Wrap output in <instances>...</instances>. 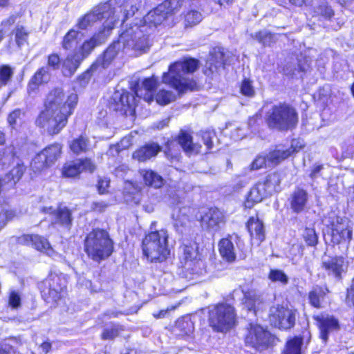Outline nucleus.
Masks as SVG:
<instances>
[{
    "label": "nucleus",
    "instance_id": "15",
    "mask_svg": "<svg viewBox=\"0 0 354 354\" xmlns=\"http://www.w3.org/2000/svg\"><path fill=\"white\" fill-rule=\"evenodd\" d=\"M331 237L334 243L349 242L352 238V227L346 219L336 217L331 223Z\"/></svg>",
    "mask_w": 354,
    "mask_h": 354
},
{
    "label": "nucleus",
    "instance_id": "55",
    "mask_svg": "<svg viewBox=\"0 0 354 354\" xmlns=\"http://www.w3.org/2000/svg\"><path fill=\"white\" fill-rule=\"evenodd\" d=\"M19 152L16 151L15 147L13 145H10L5 149L3 158L1 159L2 164L5 165L7 160H14L15 157H17Z\"/></svg>",
    "mask_w": 354,
    "mask_h": 354
},
{
    "label": "nucleus",
    "instance_id": "60",
    "mask_svg": "<svg viewBox=\"0 0 354 354\" xmlns=\"http://www.w3.org/2000/svg\"><path fill=\"white\" fill-rule=\"evenodd\" d=\"M109 180L106 178H100L97 183V189L100 194H102L107 192V188L109 186Z\"/></svg>",
    "mask_w": 354,
    "mask_h": 354
},
{
    "label": "nucleus",
    "instance_id": "3",
    "mask_svg": "<svg viewBox=\"0 0 354 354\" xmlns=\"http://www.w3.org/2000/svg\"><path fill=\"white\" fill-rule=\"evenodd\" d=\"M121 44L124 48L132 49L140 53L149 49L147 39L138 26L135 28H127L120 35L117 43L110 46L104 53L102 57L98 58L91 68H95L97 65L106 68L116 56Z\"/></svg>",
    "mask_w": 354,
    "mask_h": 354
},
{
    "label": "nucleus",
    "instance_id": "48",
    "mask_svg": "<svg viewBox=\"0 0 354 354\" xmlns=\"http://www.w3.org/2000/svg\"><path fill=\"white\" fill-rule=\"evenodd\" d=\"M41 240L37 234H23L20 236L16 237V242L18 244L32 246V242L35 241Z\"/></svg>",
    "mask_w": 354,
    "mask_h": 354
},
{
    "label": "nucleus",
    "instance_id": "49",
    "mask_svg": "<svg viewBox=\"0 0 354 354\" xmlns=\"http://www.w3.org/2000/svg\"><path fill=\"white\" fill-rule=\"evenodd\" d=\"M21 294L16 290H10L8 297V305L12 309H18L21 306Z\"/></svg>",
    "mask_w": 354,
    "mask_h": 354
},
{
    "label": "nucleus",
    "instance_id": "25",
    "mask_svg": "<svg viewBox=\"0 0 354 354\" xmlns=\"http://www.w3.org/2000/svg\"><path fill=\"white\" fill-rule=\"evenodd\" d=\"M83 59V56L77 51L68 54L63 62L62 72L64 75L68 77L73 75Z\"/></svg>",
    "mask_w": 354,
    "mask_h": 354
},
{
    "label": "nucleus",
    "instance_id": "9",
    "mask_svg": "<svg viewBox=\"0 0 354 354\" xmlns=\"http://www.w3.org/2000/svg\"><path fill=\"white\" fill-rule=\"evenodd\" d=\"M281 183L280 176L277 173L268 175L265 179L259 181L250 191L244 205L252 208L254 204L260 203L264 198L277 192Z\"/></svg>",
    "mask_w": 354,
    "mask_h": 354
},
{
    "label": "nucleus",
    "instance_id": "26",
    "mask_svg": "<svg viewBox=\"0 0 354 354\" xmlns=\"http://www.w3.org/2000/svg\"><path fill=\"white\" fill-rule=\"evenodd\" d=\"M239 293L243 295V304L248 308L249 311H254V313L259 309L261 304V300L255 291L249 290L244 291L243 290H234L233 291V297H235Z\"/></svg>",
    "mask_w": 354,
    "mask_h": 354
},
{
    "label": "nucleus",
    "instance_id": "42",
    "mask_svg": "<svg viewBox=\"0 0 354 354\" xmlns=\"http://www.w3.org/2000/svg\"><path fill=\"white\" fill-rule=\"evenodd\" d=\"M30 166L35 172H39L49 167L50 165L47 163L44 154L39 152L32 159Z\"/></svg>",
    "mask_w": 354,
    "mask_h": 354
},
{
    "label": "nucleus",
    "instance_id": "18",
    "mask_svg": "<svg viewBox=\"0 0 354 354\" xmlns=\"http://www.w3.org/2000/svg\"><path fill=\"white\" fill-rule=\"evenodd\" d=\"M315 319L317 322L320 337L324 342H327L330 333L337 332L340 328L338 319L332 315H320L315 317Z\"/></svg>",
    "mask_w": 354,
    "mask_h": 354
},
{
    "label": "nucleus",
    "instance_id": "27",
    "mask_svg": "<svg viewBox=\"0 0 354 354\" xmlns=\"http://www.w3.org/2000/svg\"><path fill=\"white\" fill-rule=\"evenodd\" d=\"M160 151V147L156 143L147 144L133 153V158L139 162H145L154 157Z\"/></svg>",
    "mask_w": 354,
    "mask_h": 354
},
{
    "label": "nucleus",
    "instance_id": "11",
    "mask_svg": "<svg viewBox=\"0 0 354 354\" xmlns=\"http://www.w3.org/2000/svg\"><path fill=\"white\" fill-rule=\"evenodd\" d=\"M66 281L61 276L51 273L40 284L41 295L48 303H56L63 296Z\"/></svg>",
    "mask_w": 354,
    "mask_h": 354
},
{
    "label": "nucleus",
    "instance_id": "22",
    "mask_svg": "<svg viewBox=\"0 0 354 354\" xmlns=\"http://www.w3.org/2000/svg\"><path fill=\"white\" fill-rule=\"evenodd\" d=\"M302 148V145L299 140H293L291 147L289 149H277L271 151L268 156V166L275 165L281 161L289 157L292 153L296 152Z\"/></svg>",
    "mask_w": 354,
    "mask_h": 354
},
{
    "label": "nucleus",
    "instance_id": "47",
    "mask_svg": "<svg viewBox=\"0 0 354 354\" xmlns=\"http://www.w3.org/2000/svg\"><path fill=\"white\" fill-rule=\"evenodd\" d=\"M197 136L203 141L207 150H210L212 148V139L216 136V133L213 130L201 131L197 134Z\"/></svg>",
    "mask_w": 354,
    "mask_h": 354
},
{
    "label": "nucleus",
    "instance_id": "38",
    "mask_svg": "<svg viewBox=\"0 0 354 354\" xmlns=\"http://www.w3.org/2000/svg\"><path fill=\"white\" fill-rule=\"evenodd\" d=\"M303 344L301 337H295L286 343L282 354H301V347Z\"/></svg>",
    "mask_w": 354,
    "mask_h": 354
},
{
    "label": "nucleus",
    "instance_id": "20",
    "mask_svg": "<svg viewBox=\"0 0 354 354\" xmlns=\"http://www.w3.org/2000/svg\"><path fill=\"white\" fill-rule=\"evenodd\" d=\"M322 267L328 275L340 279L346 270L347 264L344 257H333L324 260Z\"/></svg>",
    "mask_w": 354,
    "mask_h": 354
},
{
    "label": "nucleus",
    "instance_id": "6",
    "mask_svg": "<svg viewBox=\"0 0 354 354\" xmlns=\"http://www.w3.org/2000/svg\"><path fill=\"white\" fill-rule=\"evenodd\" d=\"M85 252L95 261L108 258L113 251V243L108 232L96 229L91 231L84 241Z\"/></svg>",
    "mask_w": 354,
    "mask_h": 354
},
{
    "label": "nucleus",
    "instance_id": "23",
    "mask_svg": "<svg viewBox=\"0 0 354 354\" xmlns=\"http://www.w3.org/2000/svg\"><path fill=\"white\" fill-rule=\"evenodd\" d=\"M158 78L153 75L145 78L141 84H138L135 88V95L139 98H143L146 102L153 101L152 91L157 86Z\"/></svg>",
    "mask_w": 354,
    "mask_h": 354
},
{
    "label": "nucleus",
    "instance_id": "63",
    "mask_svg": "<svg viewBox=\"0 0 354 354\" xmlns=\"http://www.w3.org/2000/svg\"><path fill=\"white\" fill-rule=\"evenodd\" d=\"M0 354H15V352L10 344L0 343Z\"/></svg>",
    "mask_w": 354,
    "mask_h": 354
},
{
    "label": "nucleus",
    "instance_id": "5",
    "mask_svg": "<svg viewBox=\"0 0 354 354\" xmlns=\"http://www.w3.org/2000/svg\"><path fill=\"white\" fill-rule=\"evenodd\" d=\"M169 233L166 230H156L147 234L142 240L143 254L151 262H162L170 255Z\"/></svg>",
    "mask_w": 354,
    "mask_h": 354
},
{
    "label": "nucleus",
    "instance_id": "56",
    "mask_svg": "<svg viewBox=\"0 0 354 354\" xmlns=\"http://www.w3.org/2000/svg\"><path fill=\"white\" fill-rule=\"evenodd\" d=\"M15 216L12 210H3L0 209V230L5 226L6 223Z\"/></svg>",
    "mask_w": 354,
    "mask_h": 354
},
{
    "label": "nucleus",
    "instance_id": "4",
    "mask_svg": "<svg viewBox=\"0 0 354 354\" xmlns=\"http://www.w3.org/2000/svg\"><path fill=\"white\" fill-rule=\"evenodd\" d=\"M198 67V62L195 59L189 58L176 62L169 66L167 73H163L162 82L169 84L179 93L193 91L196 87V83L186 77L185 75L194 73Z\"/></svg>",
    "mask_w": 354,
    "mask_h": 354
},
{
    "label": "nucleus",
    "instance_id": "34",
    "mask_svg": "<svg viewBox=\"0 0 354 354\" xmlns=\"http://www.w3.org/2000/svg\"><path fill=\"white\" fill-rule=\"evenodd\" d=\"M61 149V145L56 143L46 147L41 151L45 156V160L50 166L53 164L59 156Z\"/></svg>",
    "mask_w": 354,
    "mask_h": 354
},
{
    "label": "nucleus",
    "instance_id": "44",
    "mask_svg": "<svg viewBox=\"0 0 354 354\" xmlns=\"http://www.w3.org/2000/svg\"><path fill=\"white\" fill-rule=\"evenodd\" d=\"M15 34V41L19 47L24 45L28 40V32L22 26H17L15 29L13 30Z\"/></svg>",
    "mask_w": 354,
    "mask_h": 354
},
{
    "label": "nucleus",
    "instance_id": "21",
    "mask_svg": "<svg viewBox=\"0 0 354 354\" xmlns=\"http://www.w3.org/2000/svg\"><path fill=\"white\" fill-rule=\"evenodd\" d=\"M41 211L44 213L52 214L54 217L53 223L60 225L69 229L72 225L71 212L66 207H59L56 210L52 207H43Z\"/></svg>",
    "mask_w": 354,
    "mask_h": 354
},
{
    "label": "nucleus",
    "instance_id": "62",
    "mask_svg": "<svg viewBox=\"0 0 354 354\" xmlns=\"http://www.w3.org/2000/svg\"><path fill=\"white\" fill-rule=\"evenodd\" d=\"M177 327L183 329L185 328H187V330L185 331V334H188L189 333H191L192 330V324L188 321H184V320H179L177 322Z\"/></svg>",
    "mask_w": 354,
    "mask_h": 354
},
{
    "label": "nucleus",
    "instance_id": "24",
    "mask_svg": "<svg viewBox=\"0 0 354 354\" xmlns=\"http://www.w3.org/2000/svg\"><path fill=\"white\" fill-rule=\"evenodd\" d=\"M247 228L252 242L259 245L265 239L264 225L258 216H252L249 218Z\"/></svg>",
    "mask_w": 354,
    "mask_h": 354
},
{
    "label": "nucleus",
    "instance_id": "10",
    "mask_svg": "<svg viewBox=\"0 0 354 354\" xmlns=\"http://www.w3.org/2000/svg\"><path fill=\"white\" fill-rule=\"evenodd\" d=\"M297 122L298 115L295 109L286 104L274 106L268 118L269 127L279 130L295 128Z\"/></svg>",
    "mask_w": 354,
    "mask_h": 354
},
{
    "label": "nucleus",
    "instance_id": "43",
    "mask_svg": "<svg viewBox=\"0 0 354 354\" xmlns=\"http://www.w3.org/2000/svg\"><path fill=\"white\" fill-rule=\"evenodd\" d=\"M224 64V55L221 51L215 52L214 54H212L207 62V64H209V67L211 71H213L214 68L217 70L218 68L223 67Z\"/></svg>",
    "mask_w": 354,
    "mask_h": 354
},
{
    "label": "nucleus",
    "instance_id": "1",
    "mask_svg": "<svg viewBox=\"0 0 354 354\" xmlns=\"http://www.w3.org/2000/svg\"><path fill=\"white\" fill-rule=\"evenodd\" d=\"M141 0H109L95 6L90 12L80 17L76 26L86 30L98 21H103L101 28L80 47L77 53L84 59L95 46L106 41L116 24L124 23L138 11Z\"/></svg>",
    "mask_w": 354,
    "mask_h": 354
},
{
    "label": "nucleus",
    "instance_id": "61",
    "mask_svg": "<svg viewBox=\"0 0 354 354\" xmlns=\"http://www.w3.org/2000/svg\"><path fill=\"white\" fill-rule=\"evenodd\" d=\"M20 114L21 112L19 110H15L8 115V122L12 128L15 127V125L17 124V119L19 118Z\"/></svg>",
    "mask_w": 354,
    "mask_h": 354
},
{
    "label": "nucleus",
    "instance_id": "13",
    "mask_svg": "<svg viewBox=\"0 0 354 354\" xmlns=\"http://www.w3.org/2000/svg\"><path fill=\"white\" fill-rule=\"evenodd\" d=\"M273 337L266 329L258 324H250L245 337V344L257 350H263L271 343Z\"/></svg>",
    "mask_w": 354,
    "mask_h": 354
},
{
    "label": "nucleus",
    "instance_id": "54",
    "mask_svg": "<svg viewBox=\"0 0 354 354\" xmlns=\"http://www.w3.org/2000/svg\"><path fill=\"white\" fill-rule=\"evenodd\" d=\"M122 330L121 327L118 325L112 326L110 328L104 330L102 335L104 339H111L115 338L119 335L120 330Z\"/></svg>",
    "mask_w": 354,
    "mask_h": 354
},
{
    "label": "nucleus",
    "instance_id": "28",
    "mask_svg": "<svg viewBox=\"0 0 354 354\" xmlns=\"http://www.w3.org/2000/svg\"><path fill=\"white\" fill-rule=\"evenodd\" d=\"M178 143L188 154L198 153L201 151V145L194 143L192 136L187 131H180L178 135Z\"/></svg>",
    "mask_w": 354,
    "mask_h": 354
},
{
    "label": "nucleus",
    "instance_id": "59",
    "mask_svg": "<svg viewBox=\"0 0 354 354\" xmlns=\"http://www.w3.org/2000/svg\"><path fill=\"white\" fill-rule=\"evenodd\" d=\"M109 206L108 203L105 201H95L93 203L92 209L97 212H103Z\"/></svg>",
    "mask_w": 354,
    "mask_h": 354
},
{
    "label": "nucleus",
    "instance_id": "37",
    "mask_svg": "<svg viewBox=\"0 0 354 354\" xmlns=\"http://www.w3.org/2000/svg\"><path fill=\"white\" fill-rule=\"evenodd\" d=\"M252 37L264 46H270L277 41L276 35L268 30H261L256 32Z\"/></svg>",
    "mask_w": 354,
    "mask_h": 354
},
{
    "label": "nucleus",
    "instance_id": "32",
    "mask_svg": "<svg viewBox=\"0 0 354 354\" xmlns=\"http://www.w3.org/2000/svg\"><path fill=\"white\" fill-rule=\"evenodd\" d=\"M140 175L147 185L153 187L155 188L160 187L163 184L162 178L157 173L150 169H141Z\"/></svg>",
    "mask_w": 354,
    "mask_h": 354
},
{
    "label": "nucleus",
    "instance_id": "12",
    "mask_svg": "<svg viewBox=\"0 0 354 354\" xmlns=\"http://www.w3.org/2000/svg\"><path fill=\"white\" fill-rule=\"evenodd\" d=\"M296 310L283 305L276 304L271 306L269 320L273 326L282 330L292 328L295 324Z\"/></svg>",
    "mask_w": 354,
    "mask_h": 354
},
{
    "label": "nucleus",
    "instance_id": "33",
    "mask_svg": "<svg viewBox=\"0 0 354 354\" xmlns=\"http://www.w3.org/2000/svg\"><path fill=\"white\" fill-rule=\"evenodd\" d=\"M328 290L321 286H315L309 292L308 299L310 304L315 308H321L322 301L326 295Z\"/></svg>",
    "mask_w": 354,
    "mask_h": 354
},
{
    "label": "nucleus",
    "instance_id": "30",
    "mask_svg": "<svg viewBox=\"0 0 354 354\" xmlns=\"http://www.w3.org/2000/svg\"><path fill=\"white\" fill-rule=\"evenodd\" d=\"M94 147V145L91 141L84 136H80L75 138L70 143L71 150L76 154L85 153Z\"/></svg>",
    "mask_w": 354,
    "mask_h": 354
},
{
    "label": "nucleus",
    "instance_id": "64",
    "mask_svg": "<svg viewBox=\"0 0 354 354\" xmlns=\"http://www.w3.org/2000/svg\"><path fill=\"white\" fill-rule=\"evenodd\" d=\"M323 167L321 165H317L313 166V167L311 169L310 176L311 178L314 179L316 178L318 176L319 173L322 169Z\"/></svg>",
    "mask_w": 354,
    "mask_h": 354
},
{
    "label": "nucleus",
    "instance_id": "46",
    "mask_svg": "<svg viewBox=\"0 0 354 354\" xmlns=\"http://www.w3.org/2000/svg\"><path fill=\"white\" fill-rule=\"evenodd\" d=\"M202 20V15L196 10L188 12L185 16V25L186 27H192L199 24Z\"/></svg>",
    "mask_w": 354,
    "mask_h": 354
},
{
    "label": "nucleus",
    "instance_id": "53",
    "mask_svg": "<svg viewBox=\"0 0 354 354\" xmlns=\"http://www.w3.org/2000/svg\"><path fill=\"white\" fill-rule=\"evenodd\" d=\"M241 92L243 95L248 97H253L254 95L255 91L250 80L245 79L242 82Z\"/></svg>",
    "mask_w": 354,
    "mask_h": 354
},
{
    "label": "nucleus",
    "instance_id": "40",
    "mask_svg": "<svg viewBox=\"0 0 354 354\" xmlns=\"http://www.w3.org/2000/svg\"><path fill=\"white\" fill-rule=\"evenodd\" d=\"M176 97L173 91L165 89H160L155 96L156 102L160 105L168 104L174 102Z\"/></svg>",
    "mask_w": 354,
    "mask_h": 354
},
{
    "label": "nucleus",
    "instance_id": "19",
    "mask_svg": "<svg viewBox=\"0 0 354 354\" xmlns=\"http://www.w3.org/2000/svg\"><path fill=\"white\" fill-rule=\"evenodd\" d=\"M224 223L223 213L216 208H211L202 217V227L210 232H218Z\"/></svg>",
    "mask_w": 354,
    "mask_h": 354
},
{
    "label": "nucleus",
    "instance_id": "51",
    "mask_svg": "<svg viewBox=\"0 0 354 354\" xmlns=\"http://www.w3.org/2000/svg\"><path fill=\"white\" fill-rule=\"evenodd\" d=\"M315 12L327 19H330L334 15V12L332 8L326 4L319 5L316 8Z\"/></svg>",
    "mask_w": 354,
    "mask_h": 354
},
{
    "label": "nucleus",
    "instance_id": "39",
    "mask_svg": "<svg viewBox=\"0 0 354 354\" xmlns=\"http://www.w3.org/2000/svg\"><path fill=\"white\" fill-rule=\"evenodd\" d=\"M39 237L41 239V240L33 241L32 247L35 248L37 250L44 252L49 257H53L55 254V252L50 246L48 241L46 238L39 235Z\"/></svg>",
    "mask_w": 354,
    "mask_h": 354
},
{
    "label": "nucleus",
    "instance_id": "16",
    "mask_svg": "<svg viewBox=\"0 0 354 354\" xmlns=\"http://www.w3.org/2000/svg\"><path fill=\"white\" fill-rule=\"evenodd\" d=\"M95 168V165L91 159H78L66 162L63 167L62 174L66 177H75L82 171L93 172Z\"/></svg>",
    "mask_w": 354,
    "mask_h": 354
},
{
    "label": "nucleus",
    "instance_id": "8",
    "mask_svg": "<svg viewBox=\"0 0 354 354\" xmlns=\"http://www.w3.org/2000/svg\"><path fill=\"white\" fill-rule=\"evenodd\" d=\"M209 323L214 330L225 333L236 323V313L233 306L226 302L209 308Z\"/></svg>",
    "mask_w": 354,
    "mask_h": 354
},
{
    "label": "nucleus",
    "instance_id": "7",
    "mask_svg": "<svg viewBox=\"0 0 354 354\" xmlns=\"http://www.w3.org/2000/svg\"><path fill=\"white\" fill-rule=\"evenodd\" d=\"M180 7V0H165L156 8L149 11L143 19L140 20V24H136L129 28H135L136 26H138L139 30L142 31L143 37L146 38L147 44H149L147 29L161 24L167 17L176 12ZM148 45L149 46V44Z\"/></svg>",
    "mask_w": 354,
    "mask_h": 354
},
{
    "label": "nucleus",
    "instance_id": "45",
    "mask_svg": "<svg viewBox=\"0 0 354 354\" xmlns=\"http://www.w3.org/2000/svg\"><path fill=\"white\" fill-rule=\"evenodd\" d=\"M13 73L12 68L8 65H0V88L10 82Z\"/></svg>",
    "mask_w": 354,
    "mask_h": 354
},
{
    "label": "nucleus",
    "instance_id": "14",
    "mask_svg": "<svg viewBox=\"0 0 354 354\" xmlns=\"http://www.w3.org/2000/svg\"><path fill=\"white\" fill-rule=\"evenodd\" d=\"M114 101L113 109L125 115H133L136 106L135 95L127 91L122 93L116 92L113 97Z\"/></svg>",
    "mask_w": 354,
    "mask_h": 354
},
{
    "label": "nucleus",
    "instance_id": "29",
    "mask_svg": "<svg viewBox=\"0 0 354 354\" xmlns=\"http://www.w3.org/2000/svg\"><path fill=\"white\" fill-rule=\"evenodd\" d=\"M308 201V193L302 189H297L291 196L290 205L296 213L304 210Z\"/></svg>",
    "mask_w": 354,
    "mask_h": 354
},
{
    "label": "nucleus",
    "instance_id": "35",
    "mask_svg": "<svg viewBox=\"0 0 354 354\" xmlns=\"http://www.w3.org/2000/svg\"><path fill=\"white\" fill-rule=\"evenodd\" d=\"M80 35H82V34L79 31L73 28L71 29L64 37L62 41L63 48L65 50L76 48L78 43V37Z\"/></svg>",
    "mask_w": 354,
    "mask_h": 354
},
{
    "label": "nucleus",
    "instance_id": "57",
    "mask_svg": "<svg viewBox=\"0 0 354 354\" xmlns=\"http://www.w3.org/2000/svg\"><path fill=\"white\" fill-rule=\"evenodd\" d=\"M264 166H268V156H257L251 164L252 170H257L263 167Z\"/></svg>",
    "mask_w": 354,
    "mask_h": 354
},
{
    "label": "nucleus",
    "instance_id": "41",
    "mask_svg": "<svg viewBox=\"0 0 354 354\" xmlns=\"http://www.w3.org/2000/svg\"><path fill=\"white\" fill-rule=\"evenodd\" d=\"M268 279L274 283H280L285 286L288 283L289 278L287 274L281 270L271 269L268 274Z\"/></svg>",
    "mask_w": 354,
    "mask_h": 354
},
{
    "label": "nucleus",
    "instance_id": "17",
    "mask_svg": "<svg viewBox=\"0 0 354 354\" xmlns=\"http://www.w3.org/2000/svg\"><path fill=\"white\" fill-rule=\"evenodd\" d=\"M241 249L243 242L236 234L230 235L227 238L223 239L219 243V252L221 255L228 261H233L236 259L235 248Z\"/></svg>",
    "mask_w": 354,
    "mask_h": 354
},
{
    "label": "nucleus",
    "instance_id": "2",
    "mask_svg": "<svg viewBox=\"0 0 354 354\" xmlns=\"http://www.w3.org/2000/svg\"><path fill=\"white\" fill-rule=\"evenodd\" d=\"M77 101L78 97L75 93L65 96L62 88L52 90L46 97L44 110L36 120L37 126L50 135L59 133L66 127Z\"/></svg>",
    "mask_w": 354,
    "mask_h": 354
},
{
    "label": "nucleus",
    "instance_id": "50",
    "mask_svg": "<svg viewBox=\"0 0 354 354\" xmlns=\"http://www.w3.org/2000/svg\"><path fill=\"white\" fill-rule=\"evenodd\" d=\"M304 238L306 243L310 246H314L317 243V236L313 228H306Z\"/></svg>",
    "mask_w": 354,
    "mask_h": 354
},
{
    "label": "nucleus",
    "instance_id": "52",
    "mask_svg": "<svg viewBox=\"0 0 354 354\" xmlns=\"http://www.w3.org/2000/svg\"><path fill=\"white\" fill-rule=\"evenodd\" d=\"M16 17L10 16L7 19L3 21L0 24V42L3 39L5 34L9 30L10 27L15 22Z\"/></svg>",
    "mask_w": 354,
    "mask_h": 354
},
{
    "label": "nucleus",
    "instance_id": "36",
    "mask_svg": "<svg viewBox=\"0 0 354 354\" xmlns=\"http://www.w3.org/2000/svg\"><path fill=\"white\" fill-rule=\"evenodd\" d=\"M180 251L183 254V257L185 261H192L198 254L197 246L196 243H184L180 248Z\"/></svg>",
    "mask_w": 354,
    "mask_h": 354
},
{
    "label": "nucleus",
    "instance_id": "31",
    "mask_svg": "<svg viewBox=\"0 0 354 354\" xmlns=\"http://www.w3.org/2000/svg\"><path fill=\"white\" fill-rule=\"evenodd\" d=\"M49 79V70L47 67L40 68L30 79L28 90L29 92L35 91L37 87L42 83L48 81Z\"/></svg>",
    "mask_w": 354,
    "mask_h": 354
},
{
    "label": "nucleus",
    "instance_id": "58",
    "mask_svg": "<svg viewBox=\"0 0 354 354\" xmlns=\"http://www.w3.org/2000/svg\"><path fill=\"white\" fill-rule=\"evenodd\" d=\"M60 59L57 54H51L48 57V68H50L53 70H56L59 68Z\"/></svg>",
    "mask_w": 354,
    "mask_h": 354
}]
</instances>
